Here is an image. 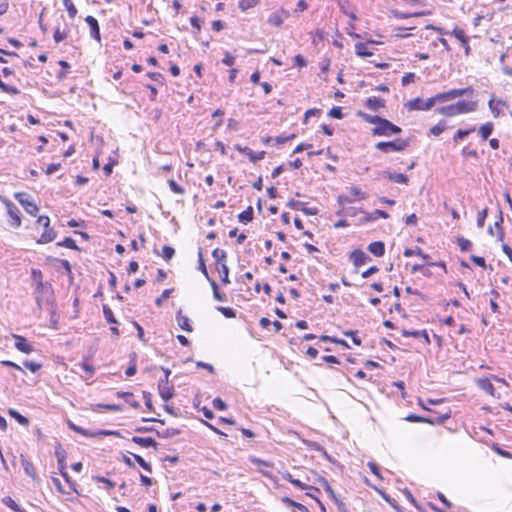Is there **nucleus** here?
Here are the masks:
<instances>
[{
    "label": "nucleus",
    "instance_id": "f257e3e1",
    "mask_svg": "<svg viewBox=\"0 0 512 512\" xmlns=\"http://www.w3.org/2000/svg\"><path fill=\"white\" fill-rule=\"evenodd\" d=\"M474 91L473 87L469 86L463 89H452L447 92L438 93L433 97H430L426 100H422L421 98H415L408 101L405 106L409 110H430L437 102H447L453 100L455 98L461 97L463 95L472 94Z\"/></svg>",
    "mask_w": 512,
    "mask_h": 512
},
{
    "label": "nucleus",
    "instance_id": "f03ea898",
    "mask_svg": "<svg viewBox=\"0 0 512 512\" xmlns=\"http://www.w3.org/2000/svg\"><path fill=\"white\" fill-rule=\"evenodd\" d=\"M401 132V128L394 125L387 119H382L380 123L372 129L373 135L379 136H391Z\"/></svg>",
    "mask_w": 512,
    "mask_h": 512
},
{
    "label": "nucleus",
    "instance_id": "7ed1b4c3",
    "mask_svg": "<svg viewBox=\"0 0 512 512\" xmlns=\"http://www.w3.org/2000/svg\"><path fill=\"white\" fill-rule=\"evenodd\" d=\"M408 146V142L406 140L397 139L395 141L389 142H378L376 144V149L383 151L385 153L388 152H400L406 149Z\"/></svg>",
    "mask_w": 512,
    "mask_h": 512
},
{
    "label": "nucleus",
    "instance_id": "20e7f679",
    "mask_svg": "<svg viewBox=\"0 0 512 512\" xmlns=\"http://www.w3.org/2000/svg\"><path fill=\"white\" fill-rule=\"evenodd\" d=\"M15 198L19 201V203L23 206L25 211L35 216L39 210L38 206L33 203L26 194L24 193H16Z\"/></svg>",
    "mask_w": 512,
    "mask_h": 512
},
{
    "label": "nucleus",
    "instance_id": "39448f33",
    "mask_svg": "<svg viewBox=\"0 0 512 512\" xmlns=\"http://www.w3.org/2000/svg\"><path fill=\"white\" fill-rule=\"evenodd\" d=\"M158 391L161 398L166 402L174 396L173 384H171L167 379H162L159 381Z\"/></svg>",
    "mask_w": 512,
    "mask_h": 512
},
{
    "label": "nucleus",
    "instance_id": "423d86ee",
    "mask_svg": "<svg viewBox=\"0 0 512 512\" xmlns=\"http://www.w3.org/2000/svg\"><path fill=\"white\" fill-rule=\"evenodd\" d=\"M7 213L11 218L10 226L18 228L21 225L20 210L13 203L6 201Z\"/></svg>",
    "mask_w": 512,
    "mask_h": 512
},
{
    "label": "nucleus",
    "instance_id": "0eeeda50",
    "mask_svg": "<svg viewBox=\"0 0 512 512\" xmlns=\"http://www.w3.org/2000/svg\"><path fill=\"white\" fill-rule=\"evenodd\" d=\"M456 110L458 114H465L473 112L477 109V102L475 101H458L457 103H454Z\"/></svg>",
    "mask_w": 512,
    "mask_h": 512
},
{
    "label": "nucleus",
    "instance_id": "6e6552de",
    "mask_svg": "<svg viewBox=\"0 0 512 512\" xmlns=\"http://www.w3.org/2000/svg\"><path fill=\"white\" fill-rule=\"evenodd\" d=\"M489 109L494 117H499L502 114V107H508V104L503 100H496L492 97L488 102Z\"/></svg>",
    "mask_w": 512,
    "mask_h": 512
},
{
    "label": "nucleus",
    "instance_id": "1a4fd4ad",
    "mask_svg": "<svg viewBox=\"0 0 512 512\" xmlns=\"http://www.w3.org/2000/svg\"><path fill=\"white\" fill-rule=\"evenodd\" d=\"M289 16V13L285 10L273 12L268 17V23L275 27H280L283 24L284 17L287 18Z\"/></svg>",
    "mask_w": 512,
    "mask_h": 512
},
{
    "label": "nucleus",
    "instance_id": "9d476101",
    "mask_svg": "<svg viewBox=\"0 0 512 512\" xmlns=\"http://www.w3.org/2000/svg\"><path fill=\"white\" fill-rule=\"evenodd\" d=\"M12 336L16 340L15 347L19 351H21L25 354H29L33 351L32 345H30L23 336L16 335V334H13Z\"/></svg>",
    "mask_w": 512,
    "mask_h": 512
},
{
    "label": "nucleus",
    "instance_id": "9b49d317",
    "mask_svg": "<svg viewBox=\"0 0 512 512\" xmlns=\"http://www.w3.org/2000/svg\"><path fill=\"white\" fill-rule=\"evenodd\" d=\"M86 23L88 24L90 28V34L91 36L96 39L97 41H100V29L99 24L96 18L93 16H87L85 18Z\"/></svg>",
    "mask_w": 512,
    "mask_h": 512
},
{
    "label": "nucleus",
    "instance_id": "f8f14e48",
    "mask_svg": "<svg viewBox=\"0 0 512 512\" xmlns=\"http://www.w3.org/2000/svg\"><path fill=\"white\" fill-rule=\"evenodd\" d=\"M20 460H21V464H22L25 474L27 476L31 477L34 481H37L38 476H37V473H36V470H35L33 464L29 460H27L24 457V455L20 456Z\"/></svg>",
    "mask_w": 512,
    "mask_h": 512
},
{
    "label": "nucleus",
    "instance_id": "ddd939ff",
    "mask_svg": "<svg viewBox=\"0 0 512 512\" xmlns=\"http://www.w3.org/2000/svg\"><path fill=\"white\" fill-rule=\"evenodd\" d=\"M382 175L386 178H388L390 181L400 184H407L408 183V177L407 175L403 173H397V172H390V171H384Z\"/></svg>",
    "mask_w": 512,
    "mask_h": 512
},
{
    "label": "nucleus",
    "instance_id": "4468645a",
    "mask_svg": "<svg viewBox=\"0 0 512 512\" xmlns=\"http://www.w3.org/2000/svg\"><path fill=\"white\" fill-rule=\"evenodd\" d=\"M176 322L182 330H184L186 332L193 331V328L190 324L189 318L187 316L183 315L181 310H179L176 314Z\"/></svg>",
    "mask_w": 512,
    "mask_h": 512
},
{
    "label": "nucleus",
    "instance_id": "2eb2a0df",
    "mask_svg": "<svg viewBox=\"0 0 512 512\" xmlns=\"http://www.w3.org/2000/svg\"><path fill=\"white\" fill-rule=\"evenodd\" d=\"M350 258L354 265L358 267L366 263L368 256L362 250H355L351 253Z\"/></svg>",
    "mask_w": 512,
    "mask_h": 512
},
{
    "label": "nucleus",
    "instance_id": "dca6fc26",
    "mask_svg": "<svg viewBox=\"0 0 512 512\" xmlns=\"http://www.w3.org/2000/svg\"><path fill=\"white\" fill-rule=\"evenodd\" d=\"M368 250L375 256L381 257L385 252V245L381 241L372 242L368 246Z\"/></svg>",
    "mask_w": 512,
    "mask_h": 512
},
{
    "label": "nucleus",
    "instance_id": "f3484780",
    "mask_svg": "<svg viewBox=\"0 0 512 512\" xmlns=\"http://www.w3.org/2000/svg\"><path fill=\"white\" fill-rule=\"evenodd\" d=\"M435 112L446 117H454L459 115L454 104L439 107L435 110Z\"/></svg>",
    "mask_w": 512,
    "mask_h": 512
},
{
    "label": "nucleus",
    "instance_id": "a211bd4d",
    "mask_svg": "<svg viewBox=\"0 0 512 512\" xmlns=\"http://www.w3.org/2000/svg\"><path fill=\"white\" fill-rule=\"evenodd\" d=\"M132 441L142 447L148 448V447H157V442L153 438H144V437H138L134 436L132 438Z\"/></svg>",
    "mask_w": 512,
    "mask_h": 512
},
{
    "label": "nucleus",
    "instance_id": "6ab92c4d",
    "mask_svg": "<svg viewBox=\"0 0 512 512\" xmlns=\"http://www.w3.org/2000/svg\"><path fill=\"white\" fill-rule=\"evenodd\" d=\"M477 385H478L479 388H481L483 391H485L489 395L494 396L495 389H494V386H493V384L491 383V381L489 379H487V378L479 379L477 381Z\"/></svg>",
    "mask_w": 512,
    "mask_h": 512
},
{
    "label": "nucleus",
    "instance_id": "aec40b11",
    "mask_svg": "<svg viewBox=\"0 0 512 512\" xmlns=\"http://www.w3.org/2000/svg\"><path fill=\"white\" fill-rule=\"evenodd\" d=\"M44 229H45L44 232L42 233L40 239L38 240V243H41V244L50 243L56 237L55 231L50 226H48V228H44Z\"/></svg>",
    "mask_w": 512,
    "mask_h": 512
},
{
    "label": "nucleus",
    "instance_id": "412c9836",
    "mask_svg": "<svg viewBox=\"0 0 512 512\" xmlns=\"http://www.w3.org/2000/svg\"><path fill=\"white\" fill-rule=\"evenodd\" d=\"M366 107L370 110H378L384 107V100L378 97H370L366 101Z\"/></svg>",
    "mask_w": 512,
    "mask_h": 512
},
{
    "label": "nucleus",
    "instance_id": "4be33fe9",
    "mask_svg": "<svg viewBox=\"0 0 512 512\" xmlns=\"http://www.w3.org/2000/svg\"><path fill=\"white\" fill-rule=\"evenodd\" d=\"M494 129V125L491 122L485 123L479 128V134L483 140H486L489 138V136L492 134Z\"/></svg>",
    "mask_w": 512,
    "mask_h": 512
},
{
    "label": "nucleus",
    "instance_id": "5701e85b",
    "mask_svg": "<svg viewBox=\"0 0 512 512\" xmlns=\"http://www.w3.org/2000/svg\"><path fill=\"white\" fill-rule=\"evenodd\" d=\"M404 255L406 257H411L413 255L421 257L423 260L428 261L430 258L429 255L424 254L422 249L419 247H416L415 249L407 248L404 250Z\"/></svg>",
    "mask_w": 512,
    "mask_h": 512
},
{
    "label": "nucleus",
    "instance_id": "b1692460",
    "mask_svg": "<svg viewBox=\"0 0 512 512\" xmlns=\"http://www.w3.org/2000/svg\"><path fill=\"white\" fill-rule=\"evenodd\" d=\"M243 153L246 154L253 163L262 160L265 156V151L255 153L250 148L243 149Z\"/></svg>",
    "mask_w": 512,
    "mask_h": 512
},
{
    "label": "nucleus",
    "instance_id": "393cba45",
    "mask_svg": "<svg viewBox=\"0 0 512 512\" xmlns=\"http://www.w3.org/2000/svg\"><path fill=\"white\" fill-rule=\"evenodd\" d=\"M99 409H105L108 411H121L123 408L121 405H117V404H95V405H92L93 411H98Z\"/></svg>",
    "mask_w": 512,
    "mask_h": 512
},
{
    "label": "nucleus",
    "instance_id": "a878e982",
    "mask_svg": "<svg viewBox=\"0 0 512 512\" xmlns=\"http://www.w3.org/2000/svg\"><path fill=\"white\" fill-rule=\"evenodd\" d=\"M55 456L59 463L60 469H65L66 452L62 449L60 444L56 447Z\"/></svg>",
    "mask_w": 512,
    "mask_h": 512
},
{
    "label": "nucleus",
    "instance_id": "bb28decb",
    "mask_svg": "<svg viewBox=\"0 0 512 512\" xmlns=\"http://www.w3.org/2000/svg\"><path fill=\"white\" fill-rule=\"evenodd\" d=\"M356 54L361 57L371 56L373 53L369 50L367 44L358 43L355 46Z\"/></svg>",
    "mask_w": 512,
    "mask_h": 512
},
{
    "label": "nucleus",
    "instance_id": "cd10ccee",
    "mask_svg": "<svg viewBox=\"0 0 512 512\" xmlns=\"http://www.w3.org/2000/svg\"><path fill=\"white\" fill-rule=\"evenodd\" d=\"M9 415L13 417L19 424L23 426L29 425V420L27 417L21 415L19 412H17L14 409H9Z\"/></svg>",
    "mask_w": 512,
    "mask_h": 512
},
{
    "label": "nucleus",
    "instance_id": "c85d7f7f",
    "mask_svg": "<svg viewBox=\"0 0 512 512\" xmlns=\"http://www.w3.org/2000/svg\"><path fill=\"white\" fill-rule=\"evenodd\" d=\"M238 219L240 222L242 223H248L250 221H252L253 219V209L251 206H249L246 210H244L243 212H241L238 216Z\"/></svg>",
    "mask_w": 512,
    "mask_h": 512
},
{
    "label": "nucleus",
    "instance_id": "c756f323",
    "mask_svg": "<svg viewBox=\"0 0 512 512\" xmlns=\"http://www.w3.org/2000/svg\"><path fill=\"white\" fill-rule=\"evenodd\" d=\"M350 194L353 198H346V201L351 203L354 201V198L358 197L360 199H365L366 198V194L364 192H362L358 187L356 186H353L351 187L350 189Z\"/></svg>",
    "mask_w": 512,
    "mask_h": 512
},
{
    "label": "nucleus",
    "instance_id": "7c9ffc66",
    "mask_svg": "<svg viewBox=\"0 0 512 512\" xmlns=\"http://www.w3.org/2000/svg\"><path fill=\"white\" fill-rule=\"evenodd\" d=\"M475 131V127H472L470 129H467V130H462V129H459L455 135L453 136V141L456 143L458 142L459 140H462L464 139L465 137H467L468 135H470L472 132Z\"/></svg>",
    "mask_w": 512,
    "mask_h": 512
},
{
    "label": "nucleus",
    "instance_id": "2f4dec72",
    "mask_svg": "<svg viewBox=\"0 0 512 512\" xmlns=\"http://www.w3.org/2000/svg\"><path fill=\"white\" fill-rule=\"evenodd\" d=\"M379 217L387 219L389 217V215L385 211H383V210L376 209L372 213L368 214L366 219L368 221H375Z\"/></svg>",
    "mask_w": 512,
    "mask_h": 512
},
{
    "label": "nucleus",
    "instance_id": "473e14b6",
    "mask_svg": "<svg viewBox=\"0 0 512 512\" xmlns=\"http://www.w3.org/2000/svg\"><path fill=\"white\" fill-rule=\"evenodd\" d=\"M392 13H393L394 17L399 18V19H406V18H410V17H420L425 14L424 12L404 13V12H400L397 10L392 11Z\"/></svg>",
    "mask_w": 512,
    "mask_h": 512
},
{
    "label": "nucleus",
    "instance_id": "72a5a7b5",
    "mask_svg": "<svg viewBox=\"0 0 512 512\" xmlns=\"http://www.w3.org/2000/svg\"><path fill=\"white\" fill-rule=\"evenodd\" d=\"M451 35L454 36L457 40H459L461 44H465V41L468 39V37L465 35L464 30L458 27L453 29Z\"/></svg>",
    "mask_w": 512,
    "mask_h": 512
},
{
    "label": "nucleus",
    "instance_id": "f704fd0d",
    "mask_svg": "<svg viewBox=\"0 0 512 512\" xmlns=\"http://www.w3.org/2000/svg\"><path fill=\"white\" fill-rule=\"evenodd\" d=\"M219 273H220L221 281L224 284L230 283V281H229V269H228V266L226 265V263H222L221 264V267L219 269Z\"/></svg>",
    "mask_w": 512,
    "mask_h": 512
},
{
    "label": "nucleus",
    "instance_id": "c9c22d12",
    "mask_svg": "<svg viewBox=\"0 0 512 512\" xmlns=\"http://www.w3.org/2000/svg\"><path fill=\"white\" fill-rule=\"evenodd\" d=\"M212 256L218 263H225L226 252L224 250L216 248L213 250Z\"/></svg>",
    "mask_w": 512,
    "mask_h": 512
},
{
    "label": "nucleus",
    "instance_id": "e433bc0d",
    "mask_svg": "<svg viewBox=\"0 0 512 512\" xmlns=\"http://www.w3.org/2000/svg\"><path fill=\"white\" fill-rule=\"evenodd\" d=\"M68 425H69V427H70L73 431H75V432H77V433H79V434H82V435H84V436H86V437H94V436H95V434H92V433H91V432H89L88 430H85V429H83V428H81V427H79V426L75 425V424H74L73 422H71V421H69V422H68Z\"/></svg>",
    "mask_w": 512,
    "mask_h": 512
},
{
    "label": "nucleus",
    "instance_id": "4c0bfd02",
    "mask_svg": "<svg viewBox=\"0 0 512 512\" xmlns=\"http://www.w3.org/2000/svg\"><path fill=\"white\" fill-rule=\"evenodd\" d=\"M210 284L213 290L214 298L218 301H226L225 295L219 292L217 283L214 280H210Z\"/></svg>",
    "mask_w": 512,
    "mask_h": 512
},
{
    "label": "nucleus",
    "instance_id": "58836bf2",
    "mask_svg": "<svg viewBox=\"0 0 512 512\" xmlns=\"http://www.w3.org/2000/svg\"><path fill=\"white\" fill-rule=\"evenodd\" d=\"M445 129H446L445 121H440L438 124H436L435 126H433L430 129V132L434 136H439L440 134H442L445 131Z\"/></svg>",
    "mask_w": 512,
    "mask_h": 512
},
{
    "label": "nucleus",
    "instance_id": "ea45409f",
    "mask_svg": "<svg viewBox=\"0 0 512 512\" xmlns=\"http://www.w3.org/2000/svg\"><path fill=\"white\" fill-rule=\"evenodd\" d=\"M63 5L65 6L69 16L71 18H74L77 14V9L74 6L73 2L71 0H63Z\"/></svg>",
    "mask_w": 512,
    "mask_h": 512
},
{
    "label": "nucleus",
    "instance_id": "a19ab883",
    "mask_svg": "<svg viewBox=\"0 0 512 512\" xmlns=\"http://www.w3.org/2000/svg\"><path fill=\"white\" fill-rule=\"evenodd\" d=\"M198 262H199V270L203 273V275L210 281L208 271L204 262L202 251L198 252Z\"/></svg>",
    "mask_w": 512,
    "mask_h": 512
},
{
    "label": "nucleus",
    "instance_id": "79ce46f5",
    "mask_svg": "<svg viewBox=\"0 0 512 512\" xmlns=\"http://www.w3.org/2000/svg\"><path fill=\"white\" fill-rule=\"evenodd\" d=\"M259 0H241L239 3V8L242 11H246L258 4Z\"/></svg>",
    "mask_w": 512,
    "mask_h": 512
},
{
    "label": "nucleus",
    "instance_id": "37998d69",
    "mask_svg": "<svg viewBox=\"0 0 512 512\" xmlns=\"http://www.w3.org/2000/svg\"><path fill=\"white\" fill-rule=\"evenodd\" d=\"M318 483L324 488V490L332 497V498H335V493L332 489V487L330 486V484L328 483V481L323 478V477H320L318 479Z\"/></svg>",
    "mask_w": 512,
    "mask_h": 512
},
{
    "label": "nucleus",
    "instance_id": "c03bdc74",
    "mask_svg": "<svg viewBox=\"0 0 512 512\" xmlns=\"http://www.w3.org/2000/svg\"><path fill=\"white\" fill-rule=\"evenodd\" d=\"M4 503L10 507L12 510H14L15 512H25V510L23 508H21L12 498L10 497H7L5 500H4Z\"/></svg>",
    "mask_w": 512,
    "mask_h": 512
},
{
    "label": "nucleus",
    "instance_id": "a18cd8bd",
    "mask_svg": "<svg viewBox=\"0 0 512 512\" xmlns=\"http://www.w3.org/2000/svg\"><path fill=\"white\" fill-rule=\"evenodd\" d=\"M457 243L462 251H468L472 247L471 241L463 237H459Z\"/></svg>",
    "mask_w": 512,
    "mask_h": 512
},
{
    "label": "nucleus",
    "instance_id": "49530a36",
    "mask_svg": "<svg viewBox=\"0 0 512 512\" xmlns=\"http://www.w3.org/2000/svg\"><path fill=\"white\" fill-rule=\"evenodd\" d=\"M103 313H104L105 319L109 323H117V321H116V319H115V317L113 315L112 310L108 306H106V305L103 306Z\"/></svg>",
    "mask_w": 512,
    "mask_h": 512
},
{
    "label": "nucleus",
    "instance_id": "de8ad7c7",
    "mask_svg": "<svg viewBox=\"0 0 512 512\" xmlns=\"http://www.w3.org/2000/svg\"><path fill=\"white\" fill-rule=\"evenodd\" d=\"M0 89L3 91V92H6V93H9V94H13V95H16L19 93V90L16 88V87H13V86H9L7 84H5L3 81L0 80Z\"/></svg>",
    "mask_w": 512,
    "mask_h": 512
},
{
    "label": "nucleus",
    "instance_id": "09e8293b",
    "mask_svg": "<svg viewBox=\"0 0 512 512\" xmlns=\"http://www.w3.org/2000/svg\"><path fill=\"white\" fill-rule=\"evenodd\" d=\"M168 185L170 189L176 194L183 195L185 192L184 189L181 186H179L173 179H170L168 181Z\"/></svg>",
    "mask_w": 512,
    "mask_h": 512
},
{
    "label": "nucleus",
    "instance_id": "8fccbe9b",
    "mask_svg": "<svg viewBox=\"0 0 512 512\" xmlns=\"http://www.w3.org/2000/svg\"><path fill=\"white\" fill-rule=\"evenodd\" d=\"M217 310L220 311L227 318H234L236 316L234 309L230 307L219 306L217 307Z\"/></svg>",
    "mask_w": 512,
    "mask_h": 512
},
{
    "label": "nucleus",
    "instance_id": "3c124183",
    "mask_svg": "<svg viewBox=\"0 0 512 512\" xmlns=\"http://www.w3.org/2000/svg\"><path fill=\"white\" fill-rule=\"evenodd\" d=\"M60 246H64L69 249H77V244L74 239L67 237L61 243H58Z\"/></svg>",
    "mask_w": 512,
    "mask_h": 512
},
{
    "label": "nucleus",
    "instance_id": "603ef678",
    "mask_svg": "<svg viewBox=\"0 0 512 512\" xmlns=\"http://www.w3.org/2000/svg\"><path fill=\"white\" fill-rule=\"evenodd\" d=\"M175 250L170 246H164L162 249V256L165 260H170L174 256Z\"/></svg>",
    "mask_w": 512,
    "mask_h": 512
},
{
    "label": "nucleus",
    "instance_id": "864d4df0",
    "mask_svg": "<svg viewBox=\"0 0 512 512\" xmlns=\"http://www.w3.org/2000/svg\"><path fill=\"white\" fill-rule=\"evenodd\" d=\"M136 462L146 471L151 472V465L147 463L141 456L134 454Z\"/></svg>",
    "mask_w": 512,
    "mask_h": 512
},
{
    "label": "nucleus",
    "instance_id": "5fc2aeb1",
    "mask_svg": "<svg viewBox=\"0 0 512 512\" xmlns=\"http://www.w3.org/2000/svg\"><path fill=\"white\" fill-rule=\"evenodd\" d=\"M486 217H487V209L485 208L482 211H480L477 216V226L479 228H482L484 226Z\"/></svg>",
    "mask_w": 512,
    "mask_h": 512
},
{
    "label": "nucleus",
    "instance_id": "6e6d98bb",
    "mask_svg": "<svg viewBox=\"0 0 512 512\" xmlns=\"http://www.w3.org/2000/svg\"><path fill=\"white\" fill-rule=\"evenodd\" d=\"M171 292H172V290H171V289H165V290L162 292V295H161L159 298H157V299L155 300V304H156L157 306H161V305H162V303H163V301H164V300H166V299H168V298L170 297Z\"/></svg>",
    "mask_w": 512,
    "mask_h": 512
},
{
    "label": "nucleus",
    "instance_id": "4d7b16f0",
    "mask_svg": "<svg viewBox=\"0 0 512 512\" xmlns=\"http://www.w3.org/2000/svg\"><path fill=\"white\" fill-rule=\"evenodd\" d=\"M23 365L33 373L37 372L41 368L40 364L32 361H24Z\"/></svg>",
    "mask_w": 512,
    "mask_h": 512
},
{
    "label": "nucleus",
    "instance_id": "13d9d810",
    "mask_svg": "<svg viewBox=\"0 0 512 512\" xmlns=\"http://www.w3.org/2000/svg\"><path fill=\"white\" fill-rule=\"evenodd\" d=\"M462 155L465 158H477L478 157L477 151L474 149H470L469 147L463 148Z\"/></svg>",
    "mask_w": 512,
    "mask_h": 512
},
{
    "label": "nucleus",
    "instance_id": "bf43d9fd",
    "mask_svg": "<svg viewBox=\"0 0 512 512\" xmlns=\"http://www.w3.org/2000/svg\"><path fill=\"white\" fill-rule=\"evenodd\" d=\"M328 115L332 118L341 119L343 117V113L340 107H333Z\"/></svg>",
    "mask_w": 512,
    "mask_h": 512
},
{
    "label": "nucleus",
    "instance_id": "052dcab7",
    "mask_svg": "<svg viewBox=\"0 0 512 512\" xmlns=\"http://www.w3.org/2000/svg\"><path fill=\"white\" fill-rule=\"evenodd\" d=\"M31 278H32L34 284L36 282L42 281L43 280L42 272L39 269H32L31 270Z\"/></svg>",
    "mask_w": 512,
    "mask_h": 512
},
{
    "label": "nucleus",
    "instance_id": "680f3d73",
    "mask_svg": "<svg viewBox=\"0 0 512 512\" xmlns=\"http://www.w3.org/2000/svg\"><path fill=\"white\" fill-rule=\"evenodd\" d=\"M363 116L367 122L374 124L375 126H377L380 123V121L383 119L379 116H372V115H368V114H364Z\"/></svg>",
    "mask_w": 512,
    "mask_h": 512
},
{
    "label": "nucleus",
    "instance_id": "e2e57ef3",
    "mask_svg": "<svg viewBox=\"0 0 512 512\" xmlns=\"http://www.w3.org/2000/svg\"><path fill=\"white\" fill-rule=\"evenodd\" d=\"M53 38H54L55 42L59 43L66 38V33L64 31H61L59 28H57L54 32Z\"/></svg>",
    "mask_w": 512,
    "mask_h": 512
},
{
    "label": "nucleus",
    "instance_id": "0e129e2a",
    "mask_svg": "<svg viewBox=\"0 0 512 512\" xmlns=\"http://www.w3.org/2000/svg\"><path fill=\"white\" fill-rule=\"evenodd\" d=\"M213 407L217 410H225L227 406L221 398H215L213 400Z\"/></svg>",
    "mask_w": 512,
    "mask_h": 512
},
{
    "label": "nucleus",
    "instance_id": "69168bd1",
    "mask_svg": "<svg viewBox=\"0 0 512 512\" xmlns=\"http://www.w3.org/2000/svg\"><path fill=\"white\" fill-rule=\"evenodd\" d=\"M235 62V57L231 55L229 52H225V57L222 60V63L227 66H232Z\"/></svg>",
    "mask_w": 512,
    "mask_h": 512
},
{
    "label": "nucleus",
    "instance_id": "338daca9",
    "mask_svg": "<svg viewBox=\"0 0 512 512\" xmlns=\"http://www.w3.org/2000/svg\"><path fill=\"white\" fill-rule=\"evenodd\" d=\"M80 367L88 374V377H91L94 373V367L87 362H82Z\"/></svg>",
    "mask_w": 512,
    "mask_h": 512
},
{
    "label": "nucleus",
    "instance_id": "774afa93",
    "mask_svg": "<svg viewBox=\"0 0 512 512\" xmlns=\"http://www.w3.org/2000/svg\"><path fill=\"white\" fill-rule=\"evenodd\" d=\"M471 260L478 266L480 267H483L485 268L486 267V262H485V259L483 257H480V256H475V255H471Z\"/></svg>",
    "mask_w": 512,
    "mask_h": 512
}]
</instances>
